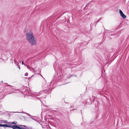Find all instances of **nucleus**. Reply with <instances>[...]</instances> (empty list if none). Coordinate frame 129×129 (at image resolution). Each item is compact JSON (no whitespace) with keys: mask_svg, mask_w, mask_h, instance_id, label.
Segmentation results:
<instances>
[{"mask_svg":"<svg viewBox=\"0 0 129 129\" xmlns=\"http://www.w3.org/2000/svg\"><path fill=\"white\" fill-rule=\"evenodd\" d=\"M26 38L28 41L33 45H37L36 39L34 36L33 33H27L26 34Z\"/></svg>","mask_w":129,"mask_h":129,"instance_id":"1","label":"nucleus"},{"mask_svg":"<svg viewBox=\"0 0 129 129\" xmlns=\"http://www.w3.org/2000/svg\"><path fill=\"white\" fill-rule=\"evenodd\" d=\"M119 12L120 16L123 18L125 19L126 18V16L123 13L122 11L120 10H119Z\"/></svg>","mask_w":129,"mask_h":129,"instance_id":"2","label":"nucleus"},{"mask_svg":"<svg viewBox=\"0 0 129 129\" xmlns=\"http://www.w3.org/2000/svg\"><path fill=\"white\" fill-rule=\"evenodd\" d=\"M13 129H18V128H21L20 127L17 125H13V126H11V127Z\"/></svg>","mask_w":129,"mask_h":129,"instance_id":"3","label":"nucleus"},{"mask_svg":"<svg viewBox=\"0 0 129 129\" xmlns=\"http://www.w3.org/2000/svg\"><path fill=\"white\" fill-rule=\"evenodd\" d=\"M19 126H20V127L21 128H18V129H26L25 128H24L23 127H26V126L25 125H19Z\"/></svg>","mask_w":129,"mask_h":129,"instance_id":"4","label":"nucleus"},{"mask_svg":"<svg viewBox=\"0 0 129 129\" xmlns=\"http://www.w3.org/2000/svg\"><path fill=\"white\" fill-rule=\"evenodd\" d=\"M11 125L9 124H4V127H11Z\"/></svg>","mask_w":129,"mask_h":129,"instance_id":"5","label":"nucleus"},{"mask_svg":"<svg viewBox=\"0 0 129 129\" xmlns=\"http://www.w3.org/2000/svg\"><path fill=\"white\" fill-rule=\"evenodd\" d=\"M47 90H48L44 91V93H50V92H51V91L50 90H48V91H47Z\"/></svg>","mask_w":129,"mask_h":129,"instance_id":"6","label":"nucleus"},{"mask_svg":"<svg viewBox=\"0 0 129 129\" xmlns=\"http://www.w3.org/2000/svg\"><path fill=\"white\" fill-rule=\"evenodd\" d=\"M11 123H10V124H11ZM12 123L13 124H16V123H17V122H16L15 121H14V122H12Z\"/></svg>","mask_w":129,"mask_h":129,"instance_id":"7","label":"nucleus"},{"mask_svg":"<svg viewBox=\"0 0 129 129\" xmlns=\"http://www.w3.org/2000/svg\"><path fill=\"white\" fill-rule=\"evenodd\" d=\"M0 127H4V124H0Z\"/></svg>","mask_w":129,"mask_h":129,"instance_id":"8","label":"nucleus"},{"mask_svg":"<svg viewBox=\"0 0 129 129\" xmlns=\"http://www.w3.org/2000/svg\"><path fill=\"white\" fill-rule=\"evenodd\" d=\"M28 73H26L25 74V76H28Z\"/></svg>","mask_w":129,"mask_h":129,"instance_id":"9","label":"nucleus"},{"mask_svg":"<svg viewBox=\"0 0 129 129\" xmlns=\"http://www.w3.org/2000/svg\"><path fill=\"white\" fill-rule=\"evenodd\" d=\"M4 123H8L7 122V120H6V121H4Z\"/></svg>","mask_w":129,"mask_h":129,"instance_id":"10","label":"nucleus"},{"mask_svg":"<svg viewBox=\"0 0 129 129\" xmlns=\"http://www.w3.org/2000/svg\"><path fill=\"white\" fill-rule=\"evenodd\" d=\"M26 66L28 69H29V68H31V67L28 65H26Z\"/></svg>","mask_w":129,"mask_h":129,"instance_id":"11","label":"nucleus"},{"mask_svg":"<svg viewBox=\"0 0 129 129\" xmlns=\"http://www.w3.org/2000/svg\"><path fill=\"white\" fill-rule=\"evenodd\" d=\"M17 66H18V68H19V69H20V66L19 65H17Z\"/></svg>","mask_w":129,"mask_h":129,"instance_id":"12","label":"nucleus"},{"mask_svg":"<svg viewBox=\"0 0 129 129\" xmlns=\"http://www.w3.org/2000/svg\"><path fill=\"white\" fill-rule=\"evenodd\" d=\"M73 76V75H71L70 76V77H69L68 78H69V79H70V77L72 76Z\"/></svg>","mask_w":129,"mask_h":129,"instance_id":"13","label":"nucleus"},{"mask_svg":"<svg viewBox=\"0 0 129 129\" xmlns=\"http://www.w3.org/2000/svg\"><path fill=\"white\" fill-rule=\"evenodd\" d=\"M99 22V21L98 20V21H96V24H95V25H96V24H97V23H98Z\"/></svg>","mask_w":129,"mask_h":129,"instance_id":"14","label":"nucleus"},{"mask_svg":"<svg viewBox=\"0 0 129 129\" xmlns=\"http://www.w3.org/2000/svg\"><path fill=\"white\" fill-rule=\"evenodd\" d=\"M22 64L23 65L24 64V62H23V60L22 61Z\"/></svg>","mask_w":129,"mask_h":129,"instance_id":"15","label":"nucleus"},{"mask_svg":"<svg viewBox=\"0 0 129 129\" xmlns=\"http://www.w3.org/2000/svg\"><path fill=\"white\" fill-rule=\"evenodd\" d=\"M7 86H12L11 85H8Z\"/></svg>","mask_w":129,"mask_h":129,"instance_id":"16","label":"nucleus"},{"mask_svg":"<svg viewBox=\"0 0 129 129\" xmlns=\"http://www.w3.org/2000/svg\"><path fill=\"white\" fill-rule=\"evenodd\" d=\"M101 18H100L98 20L99 21L100 20V19Z\"/></svg>","mask_w":129,"mask_h":129,"instance_id":"17","label":"nucleus"},{"mask_svg":"<svg viewBox=\"0 0 129 129\" xmlns=\"http://www.w3.org/2000/svg\"><path fill=\"white\" fill-rule=\"evenodd\" d=\"M24 65H25V66H26V65H26V64H24Z\"/></svg>","mask_w":129,"mask_h":129,"instance_id":"18","label":"nucleus"},{"mask_svg":"<svg viewBox=\"0 0 129 129\" xmlns=\"http://www.w3.org/2000/svg\"><path fill=\"white\" fill-rule=\"evenodd\" d=\"M40 124L41 125H42L41 124Z\"/></svg>","mask_w":129,"mask_h":129,"instance_id":"19","label":"nucleus"},{"mask_svg":"<svg viewBox=\"0 0 129 129\" xmlns=\"http://www.w3.org/2000/svg\"><path fill=\"white\" fill-rule=\"evenodd\" d=\"M27 114H27V113H26Z\"/></svg>","mask_w":129,"mask_h":129,"instance_id":"20","label":"nucleus"}]
</instances>
